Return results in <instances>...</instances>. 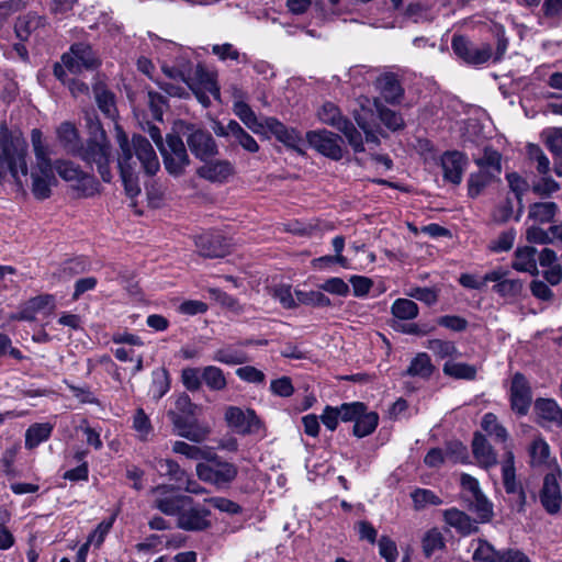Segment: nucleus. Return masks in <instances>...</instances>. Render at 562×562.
<instances>
[{"label":"nucleus","instance_id":"f257e3e1","mask_svg":"<svg viewBox=\"0 0 562 562\" xmlns=\"http://www.w3.org/2000/svg\"><path fill=\"white\" fill-rule=\"evenodd\" d=\"M117 143L120 147L117 158L120 175H123L124 167H127L131 173L138 175L137 161L140 162L148 176H154L159 170V159L149 140L143 135H134L132 144H130L126 134L120 132Z\"/></svg>","mask_w":562,"mask_h":562},{"label":"nucleus","instance_id":"f03ea898","mask_svg":"<svg viewBox=\"0 0 562 562\" xmlns=\"http://www.w3.org/2000/svg\"><path fill=\"white\" fill-rule=\"evenodd\" d=\"M26 154V142L13 136L3 124L0 131V182L10 173L16 184L22 186L21 177L27 176Z\"/></svg>","mask_w":562,"mask_h":562},{"label":"nucleus","instance_id":"7ed1b4c3","mask_svg":"<svg viewBox=\"0 0 562 562\" xmlns=\"http://www.w3.org/2000/svg\"><path fill=\"white\" fill-rule=\"evenodd\" d=\"M31 142L36 160L35 171L31 173L32 193L37 200H46L52 194L50 187L56 183L50 159L53 150L43 140V133L38 128L32 130Z\"/></svg>","mask_w":562,"mask_h":562},{"label":"nucleus","instance_id":"20e7f679","mask_svg":"<svg viewBox=\"0 0 562 562\" xmlns=\"http://www.w3.org/2000/svg\"><path fill=\"white\" fill-rule=\"evenodd\" d=\"M92 128L90 137L75 155L89 166H95L101 179L104 182L112 180V172L110 168L111 162V143L106 136L105 131L100 123H97Z\"/></svg>","mask_w":562,"mask_h":562},{"label":"nucleus","instance_id":"39448f33","mask_svg":"<svg viewBox=\"0 0 562 562\" xmlns=\"http://www.w3.org/2000/svg\"><path fill=\"white\" fill-rule=\"evenodd\" d=\"M195 472L201 481L222 490L229 487L236 480L238 467L212 452L205 462L196 464Z\"/></svg>","mask_w":562,"mask_h":562},{"label":"nucleus","instance_id":"423d86ee","mask_svg":"<svg viewBox=\"0 0 562 562\" xmlns=\"http://www.w3.org/2000/svg\"><path fill=\"white\" fill-rule=\"evenodd\" d=\"M164 166L169 175L179 177L190 165V157L182 138L178 134H167L165 145L159 149Z\"/></svg>","mask_w":562,"mask_h":562},{"label":"nucleus","instance_id":"0eeeda50","mask_svg":"<svg viewBox=\"0 0 562 562\" xmlns=\"http://www.w3.org/2000/svg\"><path fill=\"white\" fill-rule=\"evenodd\" d=\"M211 510L190 496V503L186 504L177 518V527L184 531H205L212 526Z\"/></svg>","mask_w":562,"mask_h":562},{"label":"nucleus","instance_id":"6e6552de","mask_svg":"<svg viewBox=\"0 0 562 562\" xmlns=\"http://www.w3.org/2000/svg\"><path fill=\"white\" fill-rule=\"evenodd\" d=\"M61 61L67 70L72 74H80L83 70H94L101 64L92 47L81 42L72 44L69 50L63 54Z\"/></svg>","mask_w":562,"mask_h":562},{"label":"nucleus","instance_id":"1a4fd4ad","mask_svg":"<svg viewBox=\"0 0 562 562\" xmlns=\"http://www.w3.org/2000/svg\"><path fill=\"white\" fill-rule=\"evenodd\" d=\"M175 485L162 484L150 490L154 496L153 507L167 516H179L186 504L190 503V496L178 494Z\"/></svg>","mask_w":562,"mask_h":562},{"label":"nucleus","instance_id":"9d476101","mask_svg":"<svg viewBox=\"0 0 562 562\" xmlns=\"http://www.w3.org/2000/svg\"><path fill=\"white\" fill-rule=\"evenodd\" d=\"M306 142L313 149L329 159L338 161L344 157L341 136L328 130L307 132Z\"/></svg>","mask_w":562,"mask_h":562},{"label":"nucleus","instance_id":"9b49d317","mask_svg":"<svg viewBox=\"0 0 562 562\" xmlns=\"http://www.w3.org/2000/svg\"><path fill=\"white\" fill-rule=\"evenodd\" d=\"M186 128L187 144L195 158L206 161L218 154L217 144L209 131L193 124H188Z\"/></svg>","mask_w":562,"mask_h":562},{"label":"nucleus","instance_id":"f8f14e48","mask_svg":"<svg viewBox=\"0 0 562 562\" xmlns=\"http://www.w3.org/2000/svg\"><path fill=\"white\" fill-rule=\"evenodd\" d=\"M561 480L562 471L559 468L553 472L547 473L543 477L539 499L544 510L550 515L558 514L562 506Z\"/></svg>","mask_w":562,"mask_h":562},{"label":"nucleus","instance_id":"ddd939ff","mask_svg":"<svg viewBox=\"0 0 562 562\" xmlns=\"http://www.w3.org/2000/svg\"><path fill=\"white\" fill-rule=\"evenodd\" d=\"M451 47L454 54L469 65H481L492 57V47L488 44L474 46L465 36L453 35Z\"/></svg>","mask_w":562,"mask_h":562},{"label":"nucleus","instance_id":"4468645a","mask_svg":"<svg viewBox=\"0 0 562 562\" xmlns=\"http://www.w3.org/2000/svg\"><path fill=\"white\" fill-rule=\"evenodd\" d=\"M200 256L205 258H223L231 252L232 244L218 232H207L195 238Z\"/></svg>","mask_w":562,"mask_h":562},{"label":"nucleus","instance_id":"2eb2a0df","mask_svg":"<svg viewBox=\"0 0 562 562\" xmlns=\"http://www.w3.org/2000/svg\"><path fill=\"white\" fill-rule=\"evenodd\" d=\"M532 402L531 386L526 376L516 372L510 385V407L519 416L528 414Z\"/></svg>","mask_w":562,"mask_h":562},{"label":"nucleus","instance_id":"dca6fc26","mask_svg":"<svg viewBox=\"0 0 562 562\" xmlns=\"http://www.w3.org/2000/svg\"><path fill=\"white\" fill-rule=\"evenodd\" d=\"M374 87L380 93L379 99L389 104H398L404 98V88L398 76L393 72L380 75L374 81Z\"/></svg>","mask_w":562,"mask_h":562},{"label":"nucleus","instance_id":"f3484780","mask_svg":"<svg viewBox=\"0 0 562 562\" xmlns=\"http://www.w3.org/2000/svg\"><path fill=\"white\" fill-rule=\"evenodd\" d=\"M440 161L443 179L453 184H460L468 165V157L461 151L452 150L443 153Z\"/></svg>","mask_w":562,"mask_h":562},{"label":"nucleus","instance_id":"a211bd4d","mask_svg":"<svg viewBox=\"0 0 562 562\" xmlns=\"http://www.w3.org/2000/svg\"><path fill=\"white\" fill-rule=\"evenodd\" d=\"M225 420L228 426L235 428L240 434H249L259 428L260 420L252 409L244 412L236 406L227 407L225 412Z\"/></svg>","mask_w":562,"mask_h":562},{"label":"nucleus","instance_id":"6ab92c4d","mask_svg":"<svg viewBox=\"0 0 562 562\" xmlns=\"http://www.w3.org/2000/svg\"><path fill=\"white\" fill-rule=\"evenodd\" d=\"M266 128H268L274 137L283 143L286 147L292 148L296 153L303 155L302 148L303 139L301 134L295 128H288L276 117H266Z\"/></svg>","mask_w":562,"mask_h":562},{"label":"nucleus","instance_id":"aec40b11","mask_svg":"<svg viewBox=\"0 0 562 562\" xmlns=\"http://www.w3.org/2000/svg\"><path fill=\"white\" fill-rule=\"evenodd\" d=\"M535 412L540 419L539 425H553L562 429V407L553 398L539 397L535 401Z\"/></svg>","mask_w":562,"mask_h":562},{"label":"nucleus","instance_id":"412c9836","mask_svg":"<svg viewBox=\"0 0 562 562\" xmlns=\"http://www.w3.org/2000/svg\"><path fill=\"white\" fill-rule=\"evenodd\" d=\"M234 166L228 160H214L206 161L203 166L198 168L196 175L211 182L223 183L234 175Z\"/></svg>","mask_w":562,"mask_h":562},{"label":"nucleus","instance_id":"4be33fe9","mask_svg":"<svg viewBox=\"0 0 562 562\" xmlns=\"http://www.w3.org/2000/svg\"><path fill=\"white\" fill-rule=\"evenodd\" d=\"M472 452L480 467L488 470L497 464V454L484 435L475 432Z\"/></svg>","mask_w":562,"mask_h":562},{"label":"nucleus","instance_id":"5701e85b","mask_svg":"<svg viewBox=\"0 0 562 562\" xmlns=\"http://www.w3.org/2000/svg\"><path fill=\"white\" fill-rule=\"evenodd\" d=\"M443 520L447 525L454 528L459 533L463 536L479 531L477 521L472 519L464 512H461L454 507L443 512Z\"/></svg>","mask_w":562,"mask_h":562},{"label":"nucleus","instance_id":"b1692460","mask_svg":"<svg viewBox=\"0 0 562 562\" xmlns=\"http://www.w3.org/2000/svg\"><path fill=\"white\" fill-rule=\"evenodd\" d=\"M45 25V16L38 15L35 12H27L16 19L14 24V32L16 37L24 42L27 41L34 32L44 27Z\"/></svg>","mask_w":562,"mask_h":562},{"label":"nucleus","instance_id":"393cba45","mask_svg":"<svg viewBox=\"0 0 562 562\" xmlns=\"http://www.w3.org/2000/svg\"><path fill=\"white\" fill-rule=\"evenodd\" d=\"M559 213V205L552 201L535 202L528 206V220L537 225L553 224Z\"/></svg>","mask_w":562,"mask_h":562},{"label":"nucleus","instance_id":"a878e982","mask_svg":"<svg viewBox=\"0 0 562 562\" xmlns=\"http://www.w3.org/2000/svg\"><path fill=\"white\" fill-rule=\"evenodd\" d=\"M95 102L100 111L109 119H115L117 110L115 106V95L109 90L105 83L97 80L92 86Z\"/></svg>","mask_w":562,"mask_h":562},{"label":"nucleus","instance_id":"bb28decb","mask_svg":"<svg viewBox=\"0 0 562 562\" xmlns=\"http://www.w3.org/2000/svg\"><path fill=\"white\" fill-rule=\"evenodd\" d=\"M512 267L517 271L537 276L539 273L537 266V249L532 246L517 248Z\"/></svg>","mask_w":562,"mask_h":562},{"label":"nucleus","instance_id":"cd10ccee","mask_svg":"<svg viewBox=\"0 0 562 562\" xmlns=\"http://www.w3.org/2000/svg\"><path fill=\"white\" fill-rule=\"evenodd\" d=\"M71 190L77 198H91L100 192V182L89 172L83 171L77 180L71 181Z\"/></svg>","mask_w":562,"mask_h":562},{"label":"nucleus","instance_id":"c85d7f7f","mask_svg":"<svg viewBox=\"0 0 562 562\" xmlns=\"http://www.w3.org/2000/svg\"><path fill=\"white\" fill-rule=\"evenodd\" d=\"M506 180L510 192L517 201V210L515 213V221L518 222L524 213L522 198L529 190V183L517 172H509L506 175Z\"/></svg>","mask_w":562,"mask_h":562},{"label":"nucleus","instance_id":"c756f323","mask_svg":"<svg viewBox=\"0 0 562 562\" xmlns=\"http://www.w3.org/2000/svg\"><path fill=\"white\" fill-rule=\"evenodd\" d=\"M373 105L380 121L385 127L392 132H397L405 127L404 119L400 112L389 109L380 99H374Z\"/></svg>","mask_w":562,"mask_h":562},{"label":"nucleus","instance_id":"7c9ffc66","mask_svg":"<svg viewBox=\"0 0 562 562\" xmlns=\"http://www.w3.org/2000/svg\"><path fill=\"white\" fill-rule=\"evenodd\" d=\"M233 110L239 120L254 133H261L263 128H266V119L259 121L252 109L246 102H235Z\"/></svg>","mask_w":562,"mask_h":562},{"label":"nucleus","instance_id":"2f4dec72","mask_svg":"<svg viewBox=\"0 0 562 562\" xmlns=\"http://www.w3.org/2000/svg\"><path fill=\"white\" fill-rule=\"evenodd\" d=\"M491 273H498L501 278L495 282V285L493 286V291H495L501 296L507 297H514L520 294L522 290V282L519 279H506L507 271L497 269L491 271Z\"/></svg>","mask_w":562,"mask_h":562},{"label":"nucleus","instance_id":"473e14b6","mask_svg":"<svg viewBox=\"0 0 562 562\" xmlns=\"http://www.w3.org/2000/svg\"><path fill=\"white\" fill-rule=\"evenodd\" d=\"M57 137L67 153L74 156L77 154L81 145H79L78 131L72 123H61L57 128Z\"/></svg>","mask_w":562,"mask_h":562},{"label":"nucleus","instance_id":"72a5a7b5","mask_svg":"<svg viewBox=\"0 0 562 562\" xmlns=\"http://www.w3.org/2000/svg\"><path fill=\"white\" fill-rule=\"evenodd\" d=\"M472 543H476V547L472 554L474 562H499L502 557V549L497 550L486 539L477 538L472 540Z\"/></svg>","mask_w":562,"mask_h":562},{"label":"nucleus","instance_id":"f704fd0d","mask_svg":"<svg viewBox=\"0 0 562 562\" xmlns=\"http://www.w3.org/2000/svg\"><path fill=\"white\" fill-rule=\"evenodd\" d=\"M54 429L50 423H36L31 425L25 431V447L34 449L40 443L46 441Z\"/></svg>","mask_w":562,"mask_h":562},{"label":"nucleus","instance_id":"c9c22d12","mask_svg":"<svg viewBox=\"0 0 562 562\" xmlns=\"http://www.w3.org/2000/svg\"><path fill=\"white\" fill-rule=\"evenodd\" d=\"M474 162L480 168L492 176L498 178L502 172V156L491 147H485L482 157L474 158Z\"/></svg>","mask_w":562,"mask_h":562},{"label":"nucleus","instance_id":"e433bc0d","mask_svg":"<svg viewBox=\"0 0 562 562\" xmlns=\"http://www.w3.org/2000/svg\"><path fill=\"white\" fill-rule=\"evenodd\" d=\"M435 370L431 363L430 357L426 352L417 353L411 361L408 368L405 371L406 375L419 376L423 379H429Z\"/></svg>","mask_w":562,"mask_h":562},{"label":"nucleus","instance_id":"4c0bfd02","mask_svg":"<svg viewBox=\"0 0 562 562\" xmlns=\"http://www.w3.org/2000/svg\"><path fill=\"white\" fill-rule=\"evenodd\" d=\"M442 372L457 380L473 381L476 378L477 369L473 364L447 361L443 364Z\"/></svg>","mask_w":562,"mask_h":562},{"label":"nucleus","instance_id":"58836bf2","mask_svg":"<svg viewBox=\"0 0 562 562\" xmlns=\"http://www.w3.org/2000/svg\"><path fill=\"white\" fill-rule=\"evenodd\" d=\"M170 389V375L166 368H157L151 372L149 394L159 401Z\"/></svg>","mask_w":562,"mask_h":562},{"label":"nucleus","instance_id":"ea45409f","mask_svg":"<svg viewBox=\"0 0 562 562\" xmlns=\"http://www.w3.org/2000/svg\"><path fill=\"white\" fill-rule=\"evenodd\" d=\"M319 121L338 130L348 119L342 115L340 109L333 102H325L317 111Z\"/></svg>","mask_w":562,"mask_h":562},{"label":"nucleus","instance_id":"a19ab883","mask_svg":"<svg viewBox=\"0 0 562 562\" xmlns=\"http://www.w3.org/2000/svg\"><path fill=\"white\" fill-rule=\"evenodd\" d=\"M379 424V415L375 412L361 413L353 424L352 434L358 438L371 435Z\"/></svg>","mask_w":562,"mask_h":562},{"label":"nucleus","instance_id":"79ce46f5","mask_svg":"<svg viewBox=\"0 0 562 562\" xmlns=\"http://www.w3.org/2000/svg\"><path fill=\"white\" fill-rule=\"evenodd\" d=\"M496 177L486 172L485 170H479L477 172H472L468 179V194L470 198H477L482 191L490 186Z\"/></svg>","mask_w":562,"mask_h":562},{"label":"nucleus","instance_id":"37998d69","mask_svg":"<svg viewBox=\"0 0 562 562\" xmlns=\"http://www.w3.org/2000/svg\"><path fill=\"white\" fill-rule=\"evenodd\" d=\"M418 305L409 299H397L391 306L392 315L400 321H411L418 316Z\"/></svg>","mask_w":562,"mask_h":562},{"label":"nucleus","instance_id":"c03bdc74","mask_svg":"<svg viewBox=\"0 0 562 562\" xmlns=\"http://www.w3.org/2000/svg\"><path fill=\"white\" fill-rule=\"evenodd\" d=\"M201 378L212 391H222L227 385L223 370L215 366L205 367L201 373Z\"/></svg>","mask_w":562,"mask_h":562},{"label":"nucleus","instance_id":"a18cd8bd","mask_svg":"<svg viewBox=\"0 0 562 562\" xmlns=\"http://www.w3.org/2000/svg\"><path fill=\"white\" fill-rule=\"evenodd\" d=\"M53 167L54 172L56 171L64 181L69 183H71L74 180H77L78 177L83 172L79 165L66 159H57L53 162Z\"/></svg>","mask_w":562,"mask_h":562},{"label":"nucleus","instance_id":"49530a36","mask_svg":"<svg viewBox=\"0 0 562 562\" xmlns=\"http://www.w3.org/2000/svg\"><path fill=\"white\" fill-rule=\"evenodd\" d=\"M231 132L233 144L241 146L249 153H257L259 150V145L256 139L250 134H248L238 122L237 124L232 125Z\"/></svg>","mask_w":562,"mask_h":562},{"label":"nucleus","instance_id":"de8ad7c7","mask_svg":"<svg viewBox=\"0 0 562 562\" xmlns=\"http://www.w3.org/2000/svg\"><path fill=\"white\" fill-rule=\"evenodd\" d=\"M295 297L299 304L325 307L331 304L328 296L319 291L295 290Z\"/></svg>","mask_w":562,"mask_h":562},{"label":"nucleus","instance_id":"09e8293b","mask_svg":"<svg viewBox=\"0 0 562 562\" xmlns=\"http://www.w3.org/2000/svg\"><path fill=\"white\" fill-rule=\"evenodd\" d=\"M172 450L175 453L183 454L188 459L204 460V462L212 453V451L209 449H203L198 446L189 445L184 441H176L172 446Z\"/></svg>","mask_w":562,"mask_h":562},{"label":"nucleus","instance_id":"8fccbe9b","mask_svg":"<svg viewBox=\"0 0 562 562\" xmlns=\"http://www.w3.org/2000/svg\"><path fill=\"white\" fill-rule=\"evenodd\" d=\"M481 427L488 435L495 436V438L501 442H505L508 438L507 430L498 423L496 415L493 413H486L483 416Z\"/></svg>","mask_w":562,"mask_h":562},{"label":"nucleus","instance_id":"3c124183","mask_svg":"<svg viewBox=\"0 0 562 562\" xmlns=\"http://www.w3.org/2000/svg\"><path fill=\"white\" fill-rule=\"evenodd\" d=\"M445 546L443 536L436 528L427 531L423 538V552L427 558L431 557L436 551L442 550Z\"/></svg>","mask_w":562,"mask_h":562},{"label":"nucleus","instance_id":"603ef678","mask_svg":"<svg viewBox=\"0 0 562 562\" xmlns=\"http://www.w3.org/2000/svg\"><path fill=\"white\" fill-rule=\"evenodd\" d=\"M133 429L137 432V438L140 441H147L153 432L150 419L143 408H137L134 414Z\"/></svg>","mask_w":562,"mask_h":562},{"label":"nucleus","instance_id":"864d4df0","mask_svg":"<svg viewBox=\"0 0 562 562\" xmlns=\"http://www.w3.org/2000/svg\"><path fill=\"white\" fill-rule=\"evenodd\" d=\"M339 132L344 134L348 144L352 147L355 153L364 151V145L361 133L355 127L352 122L347 120L339 128Z\"/></svg>","mask_w":562,"mask_h":562},{"label":"nucleus","instance_id":"5fc2aeb1","mask_svg":"<svg viewBox=\"0 0 562 562\" xmlns=\"http://www.w3.org/2000/svg\"><path fill=\"white\" fill-rule=\"evenodd\" d=\"M435 356L443 359L447 357L459 356L454 342L442 339H430L426 346Z\"/></svg>","mask_w":562,"mask_h":562},{"label":"nucleus","instance_id":"6e6d98bb","mask_svg":"<svg viewBox=\"0 0 562 562\" xmlns=\"http://www.w3.org/2000/svg\"><path fill=\"white\" fill-rule=\"evenodd\" d=\"M530 457L533 465L544 464L550 457V447L548 442L542 438H536L529 449Z\"/></svg>","mask_w":562,"mask_h":562},{"label":"nucleus","instance_id":"4d7b16f0","mask_svg":"<svg viewBox=\"0 0 562 562\" xmlns=\"http://www.w3.org/2000/svg\"><path fill=\"white\" fill-rule=\"evenodd\" d=\"M514 215V200L507 195L492 212V218L497 224L507 223Z\"/></svg>","mask_w":562,"mask_h":562},{"label":"nucleus","instance_id":"13d9d810","mask_svg":"<svg viewBox=\"0 0 562 562\" xmlns=\"http://www.w3.org/2000/svg\"><path fill=\"white\" fill-rule=\"evenodd\" d=\"M501 276L498 273H491V271L487 272L482 279H477L475 276L470 273H462L459 278V283L467 289L481 290L486 285L487 282L496 281Z\"/></svg>","mask_w":562,"mask_h":562},{"label":"nucleus","instance_id":"bf43d9fd","mask_svg":"<svg viewBox=\"0 0 562 562\" xmlns=\"http://www.w3.org/2000/svg\"><path fill=\"white\" fill-rule=\"evenodd\" d=\"M404 15L414 23L430 22L434 19L429 8L418 2L409 3L404 11Z\"/></svg>","mask_w":562,"mask_h":562},{"label":"nucleus","instance_id":"052dcab7","mask_svg":"<svg viewBox=\"0 0 562 562\" xmlns=\"http://www.w3.org/2000/svg\"><path fill=\"white\" fill-rule=\"evenodd\" d=\"M412 499L415 508L420 509L427 505H440L442 501L432 491L426 488H417L412 493Z\"/></svg>","mask_w":562,"mask_h":562},{"label":"nucleus","instance_id":"680f3d73","mask_svg":"<svg viewBox=\"0 0 562 562\" xmlns=\"http://www.w3.org/2000/svg\"><path fill=\"white\" fill-rule=\"evenodd\" d=\"M548 149L555 156H562V127L549 128L542 133Z\"/></svg>","mask_w":562,"mask_h":562},{"label":"nucleus","instance_id":"e2e57ef3","mask_svg":"<svg viewBox=\"0 0 562 562\" xmlns=\"http://www.w3.org/2000/svg\"><path fill=\"white\" fill-rule=\"evenodd\" d=\"M527 154L529 159L537 162V171L541 175H547L550 170V161L543 150L536 144L527 146Z\"/></svg>","mask_w":562,"mask_h":562},{"label":"nucleus","instance_id":"0e129e2a","mask_svg":"<svg viewBox=\"0 0 562 562\" xmlns=\"http://www.w3.org/2000/svg\"><path fill=\"white\" fill-rule=\"evenodd\" d=\"M364 411H367V406L361 402L344 403L338 407V413L342 422L355 423Z\"/></svg>","mask_w":562,"mask_h":562},{"label":"nucleus","instance_id":"69168bd1","mask_svg":"<svg viewBox=\"0 0 562 562\" xmlns=\"http://www.w3.org/2000/svg\"><path fill=\"white\" fill-rule=\"evenodd\" d=\"M26 3L23 0H3L0 1V31L7 24L9 18L24 9Z\"/></svg>","mask_w":562,"mask_h":562},{"label":"nucleus","instance_id":"338daca9","mask_svg":"<svg viewBox=\"0 0 562 562\" xmlns=\"http://www.w3.org/2000/svg\"><path fill=\"white\" fill-rule=\"evenodd\" d=\"M210 434L206 426L200 425L194 420L186 430L180 431V437H183L193 442H202Z\"/></svg>","mask_w":562,"mask_h":562},{"label":"nucleus","instance_id":"774afa93","mask_svg":"<svg viewBox=\"0 0 562 562\" xmlns=\"http://www.w3.org/2000/svg\"><path fill=\"white\" fill-rule=\"evenodd\" d=\"M473 509L483 522L490 521L493 516L492 504L483 493L473 496Z\"/></svg>","mask_w":562,"mask_h":562}]
</instances>
